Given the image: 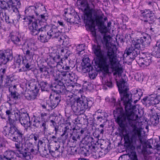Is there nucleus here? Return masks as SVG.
Here are the masks:
<instances>
[{
  "label": "nucleus",
  "instance_id": "obj_1",
  "mask_svg": "<svg viewBox=\"0 0 160 160\" xmlns=\"http://www.w3.org/2000/svg\"><path fill=\"white\" fill-rule=\"evenodd\" d=\"M138 118V115H134L133 113L129 116L124 115L118 117V124L122 129L125 128L127 120L132 128L131 131L123 135L124 146L127 148L132 149L134 148L137 142L138 141L140 144L145 143V147H143L142 152L144 154H149L151 152H148V149L152 148V147L149 141L145 142V136L142 133L141 128L137 127L139 123L137 121Z\"/></svg>",
  "mask_w": 160,
  "mask_h": 160
},
{
  "label": "nucleus",
  "instance_id": "obj_2",
  "mask_svg": "<svg viewBox=\"0 0 160 160\" xmlns=\"http://www.w3.org/2000/svg\"><path fill=\"white\" fill-rule=\"evenodd\" d=\"M116 46H113L108 48L105 52L101 50V47L98 45H94L92 47V50L97 57L95 60L96 65L102 69L104 72L108 73L109 66L115 72L113 75L118 74L119 77L121 76L123 72L122 68L118 65L117 55L115 52Z\"/></svg>",
  "mask_w": 160,
  "mask_h": 160
},
{
  "label": "nucleus",
  "instance_id": "obj_3",
  "mask_svg": "<svg viewBox=\"0 0 160 160\" xmlns=\"http://www.w3.org/2000/svg\"><path fill=\"white\" fill-rule=\"evenodd\" d=\"M57 84L52 87V90L57 94L65 93L67 99V104L70 106L73 111L77 115L83 114L87 109H90L92 102L85 97L75 98L73 94L66 88L62 82L56 83Z\"/></svg>",
  "mask_w": 160,
  "mask_h": 160
},
{
  "label": "nucleus",
  "instance_id": "obj_4",
  "mask_svg": "<svg viewBox=\"0 0 160 160\" xmlns=\"http://www.w3.org/2000/svg\"><path fill=\"white\" fill-rule=\"evenodd\" d=\"M125 81L123 79L121 80L119 82L117 83V86L118 88V91L120 95L121 100L125 106V112H123L122 109L120 107V101L116 102V99L114 98H111L110 102L114 104V106H117L116 109L113 111V115L116 121L118 122V117L120 116L124 115H130L131 114H133L134 115H137L135 114L136 112V106L135 105H132L131 102L132 94L129 93L127 92L128 90L126 85Z\"/></svg>",
  "mask_w": 160,
  "mask_h": 160
},
{
  "label": "nucleus",
  "instance_id": "obj_5",
  "mask_svg": "<svg viewBox=\"0 0 160 160\" xmlns=\"http://www.w3.org/2000/svg\"><path fill=\"white\" fill-rule=\"evenodd\" d=\"M4 132L6 135L8 134L12 138V139L13 141L17 142L15 143V145L18 151L22 148L21 141L22 139L23 134L16 126H12L11 128H6L4 129Z\"/></svg>",
  "mask_w": 160,
  "mask_h": 160
},
{
  "label": "nucleus",
  "instance_id": "obj_6",
  "mask_svg": "<svg viewBox=\"0 0 160 160\" xmlns=\"http://www.w3.org/2000/svg\"><path fill=\"white\" fill-rule=\"evenodd\" d=\"M77 4L80 6L82 11H84V19L87 22L88 21L92 20V14L95 12H101L100 10H96L93 8L90 9L87 0H78Z\"/></svg>",
  "mask_w": 160,
  "mask_h": 160
},
{
  "label": "nucleus",
  "instance_id": "obj_7",
  "mask_svg": "<svg viewBox=\"0 0 160 160\" xmlns=\"http://www.w3.org/2000/svg\"><path fill=\"white\" fill-rule=\"evenodd\" d=\"M34 18L33 16H29L28 17L24 18L23 19L24 20H29L28 23L29 29L31 33L33 35H37L41 32H44L45 29L43 27H39L38 23L39 21L38 20H34L33 21L32 19Z\"/></svg>",
  "mask_w": 160,
  "mask_h": 160
},
{
  "label": "nucleus",
  "instance_id": "obj_8",
  "mask_svg": "<svg viewBox=\"0 0 160 160\" xmlns=\"http://www.w3.org/2000/svg\"><path fill=\"white\" fill-rule=\"evenodd\" d=\"M20 0H6V1L1 2V8L4 10H8L13 12H18V9L20 8Z\"/></svg>",
  "mask_w": 160,
  "mask_h": 160
},
{
  "label": "nucleus",
  "instance_id": "obj_9",
  "mask_svg": "<svg viewBox=\"0 0 160 160\" xmlns=\"http://www.w3.org/2000/svg\"><path fill=\"white\" fill-rule=\"evenodd\" d=\"M104 16V14L102 13L101 11L100 12L94 13L93 17H92V20L88 21V22H95L96 25L101 27L103 31L106 32L107 31V27L104 25V22L102 21Z\"/></svg>",
  "mask_w": 160,
  "mask_h": 160
},
{
  "label": "nucleus",
  "instance_id": "obj_10",
  "mask_svg": "<svg viewBox=\"0 0 160 160\" xmlns=\"http://www.w3.org/2000/svg\"><path fill=\"white\" fill-rule=\"evenodd\" d=\"M63 58H61L59 54H57L54 57L51 56L48 59L47 63L48 66L53 68L57 67L59 69L62 67Z\"/></svg>",
  "mask_w": 160,
  "mask_h": 160
},
{
  "label": "nucleus",
  "instance_id": "obj_11",
  "mask_svg": "<svg viewBox=\"0 0 160 160\" xmlns=\"http://www.w3.org/2000/svg\"><path fill=\"white\" fill-rule=\"evenodd\" d=\"M45 31L47 30V35L51 38H57L61 34V32L58 29L57 27L53 25L52 26L44 24Z\"/></svg>",
  "mask_w": 160,
  "mask_h": 160
},
{
  "label": "nucleus",
  "instance_id": "obj_12",
  "mask_svg": "<svg viewBox=\"0 0 160 160\" xmlns=\"http://www.w3.org/2000/svg\"><path fill=\"white\" fill-rule=\"evenodd\" d=\"M13 58L12 52L10 49H7L0 53V63L5 64Z\"/></svg>",
  "mask_w": 160,
  "mask_h": 160
},
{
  "label": "nucleus",
  "instance_id": "obj_13",
  "mask_svg": "<svg viewBox=\"0 0 160 160\" xmlns=\"http://www.w3.org/2000/svg\"><path fill=\"white\" fill-rule=\"evenodd\" d=\"M19 121L26 128H28L31 126L32 122L30 121L28 114L26 112L21 113V118Z\"/></svg>",
  "mask_w": 160,
  "mask_h": 160
},
{
  "label": "nucleus",
  "instance_id": "obj_14",
  "mask_svg": "<svg viewBox=\"0 0 160 160\" xmlns=\"http://www.w3.org/2000/svg\"><path fill=\"white\" fill-rule=\"evenodd\" d=\"M13 80L9 76H7L5 79L4 84L3 86L2 90L5 92L8 90L9 91L16 87V86L12 83Z\"/></svg>",
  "mask_w": 160,
  "mask_h": 160
},
{
  "label": "nucleus",
  "instance_id": "obj_15",
  "mask_svg": "<svg viewBox=\"0 0 160 160\" xmlns=\"http://www.w3.org/2000/svg\"><path fill=\"white\" fill-rule=\"evenodd\" d=\"M15 154L14 151L8 150L4 152L2 155H0V160H14L16 158Z\"/></svg>",
  "mask_w": 160,
  "mask_h": 160
},
{
  "label": "nucleus",
  "instance_id": "obj_16",
  "mask_svg": "<svg viewBox=\"0 0 160 160\" xmlns=\"http://www.w3.org/2000/svg\"><path fill=\"white\" fill-rule=\"evenodd\" d=\"M140 51H138L132 45L128 48L125 51L124 56L126 54V57L129 56V57L132 59H134L139 53Z\"/></svg>",
  "mask_w": 160,
  "mask_h": 160
},
{
  "label": "nucleus",
  "instance_id": "obj_17",
  "mask_svg": "<svg viewBox=\"0 0 160 160\" xmlns=\"http://www.w3.org/2000/svg\"><path fill=\"white\" fill-rule=\"evenodd\" d=\"M82 64V70L83 72H86L87 71H89L92 69V67L90 62V59L87 57H85L84 58Z\"/></svg>",
  "mask_w": 160,
  "mask_h": 160
},
{
  "label": "nucleus",
  "instance_id": "obj_18",
  "mask_svg": "<svg viewBox=\"0 0 160 160\" xmlns=\"http://www.w3.org/2000/svg\"><path fill=\"white\" fill-rule=\"evenodd\" d=\"M34 122L35 123L33 124L34 127L38 128L39 125L40 128L42 130V131L44 133L47 132L48 128L47 122L44 121H40L37 119L34 120Z\"/></svg>",
  "mask_w": 160,
  "mask_h": 160
},
{
  "label": "nucleus",
  "instance_id": "obj_19",
  "mask_svg": "<svg viewBox=\"0 0 160 160\" xmlns=\"http://www.w3.org/2000/svg\"><path fill=\"white\" fill-rule=\"evenodd\" d=\"M152 62L150 57L143 58L140 57L137 62L141 67L144 68L149 66Z\"/></svg>",
  "mask_w": 160,
  "mask_h": 160
},
{
  "label": "nucleus",
  "instance_id": "obj_20",
  "mask_svg": "<svg viewBox=\"0 0 160 160\" xmlns=\"http://www.w3.org/2000/svg\"><path fill=\"white\" fill-rule=\"evenodd\" d=\"M155 95L152 94L147 98H144L143 100L146 102V103L149 105H157L158 101L155 99Z\"/></svg>",
  "mask_w": 160,
  "mask_h": 160
},
{
  "label": "nucleus",
  "instance_id": "obj_21",
  "mask_svg": "<svg viewBox=\"0 0 160 160\" xmlns=\"http://www.w3.org/2000/svg\"><path fill=\"white\" fill-rule=\"evenodd\" d=\"M142 15L143 17H148L150 18L149 23H152L155 21L154 13L149 10H145L142 13Z\"/></svg>",
  "mask_w": 160,
  "mask_h": 160
},
{
  "label": "nucleus",
  "instance_id": "obj_22",
  "mask_svg": "<svg viewBox=\"0 0 160 160\" xmlns=\"http://www.w3.org/2000/svg\"><path fill=\"white\" fill-rule=\"evenodd\" d=\"M60 100V97L59 95L56 97L54 100L50 101V102L48 104V107L50 108L51 110L54 108L58 105Z\"/></svg>",
  "mask_w": 160,
  "mask_h": 160
},
{
  "label": "nucleus",
  "instance_id": "obj_23",
  "mask_svg": "<svg viewBox=\"0 0 160 160\" xmlns=\"http://www.w3.org/2000/svg\"><path fill=\"white\" fill-rule=\"evenodd\" d=\"M10 37L12 41L15 44L18 45L21 44L20 36L18 33H12L10 34Z\"/></svg>",
  "mask_w": 160,
  "mask_h": 160
},
{
  "label": "nucleus",
  "instance_id": "obj_24",
  "mask_svg": "<svg viewBox=\"0 0 160 160\" xmlns=\"http://www.w3.org/2000/svg\"><path fill=\"white\" fill-rule=\"evenodd\" d=\"M28 148H26L24 149L22 148L21 149L19 150L18 152H19L18 157L19 158L23 159H26V158L29 156V152Z\"/></svg>",
  "mask_w": 160,
  "mask_h": 160
},
{
  "label": "nucleus",
  "instance_id": "obj_25",
  "mask_svg": "<svg viewBox=\"0 0 160 160\" xmlns=\"http://www.w3.org/2000/svg\"><path fill=\"white\" fill-rule=\"evenodd\" d=\"M14 112L12 111V108H10L9 110H8L6 111V114L8 116V120L9 121V123L10 125V127L11 128L12 126H15L13 125L14 120L13 118H11V117L13 116Z\"/></svg>",
  "mask_w": 160,
  "mask_h": 160
},
{
  "label": "nucleus",
  "instance_id": "obj_26",
  "mask_svg": "<svg viewBox=\"0 0 160 160\" xmlns=\"http://www.w3.org/2000/svg\"><path fill=\"white\" fill-rule=\"evenodd\" d=\"M152 54L156 57L160 58V42H157L156 46L153 47Z\"/></svg>",
  "mask_w": 160,
  "mask_h": 160
},
{
  "label": "nucleus",
  "instance_id": "obj_27",
  "mask_svg": "<svg viewBox=\"0 0 160 160\" xmlns=\"http://www.w3.org/2000/svg\"><path fill=\"white\" fill-rule=\"evenodd\" d=\"M60 148V146L58 145L57 146L56 145H55V147L54 146L50 145L48 147L49 152L51 154L53 157H55L56 155H55L54 153L55 152L58 153V150Z\"/></svg>",
  "mask_w": 160,
  "mask_h": 160
},
{
  "label": "nucleus",
  "instance_id": "obj_28",
  "mask_svg": "<svg viewBox=\"0 0 160 160\" xmlns=\"http://www.w3.org/2000/svg\"><path fill=\"white\" fill-rule=\"evenodd\" d=\"M142 45L140 38L134 40L132 41L131 45L133 47L138 51H140L141 49V45Z\"/></svg>",
  "mask_w": 160,
  "mask_h": 160
},
{
  "label": "nucleus",
  "instance_id": "obj_29",
  "mask_svg": "<svg viewBox=\"0 0 160 160\" xmlns=\"http://www.w3.org/2000/svg\"><path fill=\"white\" fill-rule=\"evenodd\" d=\"M39 70L42 73V75L45 78H49L50 75L49 72L50 71L49 68H46L45 67H40L39 68Z\"/></svg>",
  "mask_w": 160,
  "mask_h": 160
},
{
  "label": "nucleus",
  "instance_id": "obj_30",
  "mask_svg": "<svg viewBox=\"0 0 160 160\" xmlns=\"http://www.w3.org/2000/svg\"><path fill=\"white\" fill-rule=\"evenodd\" d=\"M10 92L11 98L15 100L20 98V95L17 91L16 87L9 91Z\"/></svg>",
  "mask_w": 160,
  "mask_h": 160
},
{
  "label": "nucleus",
  "instance_id": "obj_31",
  "mask_svg": "<svg viewBox=\"0 0 160 160\" xmlns=\"http://www.w3.org/2000/svg\"><path fill=\"white\" fill-rule=\"evenodd\" d=\"M40 34L39 38L38 39L42 42H46L48 41V40L50 38V37L48 36H47L45 34V31L44 32H41L40 33H39Z\"/></svg>",
  "mask_w": 160,
  "mask_h": 160
},
{
  "label": "nucleus",
  "instance_id": "obj_32",
  "mask_svg": "<svg viewBox=\"0 0 160 160\" xmlns=\"http://www.w3.org/2000/svg\"><path fill=\"white\" fill-rule=\"evenodd\" d=\"M13 116L11 117L12 118H13L14 120L13 125H15L14 124L15 123V121H19L21 118V113L18 110L15 111L13 112Z\"/></svg>",
  "mask_w": 160,
  "mask_h": 160
},
{
  "label": "nucleus",
  "instance_id": "obj_33",
  "mask_svg": "<svg viewBox=\"0 0 160 160\" xmlns=\"http://www.w3.org/2000/svg\"><path fill=\"white\" fill-rule=\"evenodd\" d=\"M36 7L33 6H31L28 7L27 9L25 10V12L26 14H33V13H35L36 15H38V14L36 12Z\"/></svg>",
  "mask_w": 160,
  "mask_h": 160
},
{
  "label": "nucleus",
  "instance_id": "obj_34",
  "mask_svg": "<svg viewBox=\"0 0 160 160\" xmlns=\"http://www.w3.org/2000/svg\"><path fill=\"white\" fill-rule=\"evenodd\" d=\"M88 146L85 145L83 144H80L79 147V152L82 154H86L87 152H89V149H88Z\"/></svg>",
  "mask_w": 160,
  "mask_h": 160
},
{
  "label": "nucleus",
  "instance_id": "obj_35",
  "mask_svg": "<svg viewBox=\"0 0 160 160\" xmlns=\"http://www.w3.org/2000/svg\"><path fill=\"white\" fill-rule=\"evenodd\" d=\"M53 76L55 83L61 82V80H62V78L61 77L60 72L58 71L54 72L53 74Z\"/></svg>",
  "mask_w": 160,
  "mask_h": 160
},
{
  "label": "nucleus",
  "instance_id": "obj_36",
  "mask_svg": "<svg viewBox=\"0 0 160 160\" xmlns=\"http://www.w3.org/2000/svg\"><path fill=\"white\" fill-rule=\"evenodd\" d=\"M69 75L68 78H69L68 81L72 82L75 83V82H76L77 79V76L75 74L72 72H69L68 74Z\"/></svg>",
  "mask_w": 160,
  "mask_h": 160
},
{
  "label": "nucleus",
  "instance_id": "obj_37",
  "mask_svg": "<svg viewBox=\"0 0 160 160\" xmlns=\"http://www.w3.org/2000/svg\"><path fill=\"white\" fill-rule=\"evenodd\" d=\"M58 51L61 52V55H63L64 53H66L64 55V57L62 58H63V60H65L68 58V56H69V53H68L67 50L63 48H61L59 49Z\"/></svg>",
  "mask_w": 160,
  "mask_h": 160
},
{
  "label": "nucleus",
  "instance_id": "obj_38",
  "mask_svg": "<svg viewBox=\"0 0 160 160\" xmlns=\"http://www.w3.org/2000/svg\"><path fill=\"white\" fill-rule=\"evenodd\" d=\"M87 72H89V75L91 79H93L97 75V71L92 68V69L90 70L89 71H87Z\"/></svg>",
  "mask_w": 160,
  "mask_h": 160
},
{
  "label": "nucleus",
  "instance_id": "obj_39",
  "mask_svg": "<svg viewBox=\"0 0 160 160\" xmlns=\"http://www.w3.org/2000/svg\"><path fill=\"white\" fill-rule=\"evenodd\" d=\"M58 41L60 42V43L63 45L66 46L68 44V38H65L63 36L60 37Z\"/></svg>",
  "mask_w": 160,
  "mask_h": 160
},
{
  "label": "nucleus",
  "instance_id": "obj_40",
  "mask_svg": "<svg viewBox=\"0 0 160 160\" xmlns=\"http://www.w3.org/2000/svg\"><path fill=\"white\" fill-rule=\"evenodd\" d=\"M24 96L26 98L29 100H34L36 98V96L33 94L31 95L27 92H25Z\"/></svg>",
  "mask_w": 160,
  "mask_h": 160
},
{
  "label": "nucleus",
  "instance_id": "obj_41",
  "mask_svg": "<svg viewBox=\"0 0 160 160\" xmlns=\"http://www.w3.org/2000/svg\"><path fill=\"white\" fill-rule=\"evenodd\" d=\"M42 91H47L48 87V84L46 82L41 81L39 84Z\"/></svg>",
  "mask_w": 160,
  "mask_h": 160
},
{
  "label": "nucleus",
  "instance_id": "obj_42",
  "mask_svg": "<svg viewBox=\"0 0 160 160\" xmlns=\"http://www.w3.org/2000/svg\"><path fill=\"white\" fill-rule=\"evenodd\" d=\"M140 38L143 45H148L150 43V41L149 38H147L146 37H143Z\"/></svg>",
  "mask_w": 160,
  "mask_h": 160
},
{
  "label": "nucleus",
  "instance_id": "obj_43",
  "mask_svg": "<svg viewBox=\"0 0 160 160\" xmlns=\"http://www.w3.org/2000/svg\"><path fill=\"white\" fill-rule=\"evenodd\" d=\"M84 50V46L83 44L79 45L77 47V51L78 54H82Z\"/></svg>",
  "mask_w": 160,
  "mask_h": 160
},
{
  "label": "nucleus",
  "instance_id": "obj_44",
  "mask_svg": "<svg viewBox=\"0 0 160 160\" xmlns=\"http://www.w3.org/2000/svg\"><path fill=\"white\" fill-rule=\"evenodd\" d=\"M22 63L27 69L29 70L31 69V63L30 62L28 61L27 59L23 60Z\"/></svg>",
  "mask_w": 160,
  "mask_h": 160
},
{
  "label": "nucleus",
  "instance_id": "obj_45",
  "mask_svg": "<svg viewBox=\"0 0 160 160\" xmlns=\"http://www.w3.org/2000/svg\"><path fill=\"white\" fill-rule=\"evenodd\" d=\"M88 147L89 148V152H90L92 153L96 152L98 149V147L94 145L88 146Z\"/></svg>",
  "mask_w": 160,
  "mask_h": 160
},
{
  "label": "nucleus",
  "instance_id": "obj_46",
  "mask_svg": "<svg viewBox=\"0 0 160 160\" xmlns=\"http://www.w3.org/2000/svg\"><path fill=\"white\" fill-rule=\"evenodd\" d=\"M24 54L26 58L31 59L33 58L34 53L32 52H31L30 50H28L26 51V52L24 53Z\"/></svg>",
  "mask_w": 160,
  "mask_h": 160
},
{
  "label": "nucleus",
  "instance_id": "obj_47",
  "mask_svg": "<svg viewBox=\"0 0 160 160\" xmlns=\"http://www.w3.org/2000/svg\"><path fill=\"white\" fill-rule=\"evenodd\" d=\"M27 148H28L29 150L28 152H30L34 153V150L33 149V145L32 143L29 142L27 143Z\"/></svg>",
  "mask_w": 160,
  "mask_h": 160
},
{
  "label": "nucleus",
  "instance_id": "obj_48",
  "mask_svg": "<svg viewBox=\"0 0 160 160\" xmlns=\"http://www.w3.org/2000/svg\"><path fill=\"white\" fill-rule=\"evenodd\" d=\"M35 82H30L26 83V86L27 88L28 89H31L32 90H33V86L35 85Z\"/></svg>",
  "mask_w": 160,
  "mask_h": 160
},
{
  "label": "nucleus",
  "instance_id": "obj_49",
  "mask_svg": "<svg viewBox=\"0 0 160 160\" xmlns=\"http://www.w3.org/2000/svg\"><path fill=\"white\" fill-rule=\"evenodd\" d=\"M71 131V129L69 127V126H67L65 127L64 128V130L63 133L62 134L61 136L62 137L64 135H65L66 136H68V132H69V131Z\"/></svg>",
  "mask_w": 160,
  "mask_h": 160
},
{
  "label": "nucleus",
  "instance_id": "obj_50",
  "mask_svg": "<svg viewBox=\"0 0 160 160\" xmlns=\"http://www.w3.org/2000/svg\"><path fill=\"white\" fill-rule=\"evenodd\" d=\"M129 157L131 160H138L136 153L135 152H132L129 154Z\"/></svg>",
  "mask_w": 160,
  "mask_h": 160
},
{
  "label": "nucleus",
  "instance_id": "obj_51",
  "mask_svg": "<svg viewBox=\"0 0 160 160\" xmlns=\"http://www.w3.org/2000/svg\"><path fill=\"white\" fill-rule=\"evenodd\" d=\"M110 39V36L109 35L105 36L103 38L102 43L104 44L107 46L108 44V41Z\"/></svg>",
  "mask_w": 160,
  "mask_h": 160
},
{
  "label": "nucleus",
  "instance_id": "obj_52",
  "mask_svg": "<svg viewBox=\"0 0 160 160\" xmlns=\"http://www.w3.org/2000/svg\"><path fill=\"white\" fill-rule=\"evenodd\" d=\"M73 82L68 81L66 83V85L67 86L66 88H67V90H68L69 88H70V89H72V88L74 87V85L73 84Z\"/></svg>",
  "mask_w": 160,
  "mask_h": 160
},
{
  "label": "nucleus",
  "instance_id": "obj_53",
  "mask_svg": "<svg viewBox=\"0 0 160 160\" xmlns=\"http://www.w3.org/2000/svg\"><path fill=\"white\" fill-rule=\"evenodd\" d=\"M40 20L41 22H43L45 23L44 24L46 25V23L45 22L46 21V20H47V19H48V17L46 15H44V14H41L40 15Z\"/></svg>",
  "mask_w": 160,
  "mask_h": 160
},
{
  "label": "nucleus",
  "instance_id": "obj_54",
  "mask_svg": "<svg viewBox=\"0 0 160 160\" xmlns=\"http://www.w3.org/2000/svg\"><path fill=\"white\" fill-rule=\"evenodd\" d=\"M50 140L51 141L50 144L52 143L53 142L57 143L58 142V140L57 138L54 136L51 137L50 138Z\"/></svg>",
  "mask_w": 160,
  "mask_h": 160
},
{
  "label": "nucleus",
  "instance_id": "obj_55",
  "mask_svg": "<svg viewBox=\"0 0 160 160\" xmlns=\"http://www.w3.org/2000/svg\"><path fill=\"white\" fill-rule=\"evenodd\" d=\"M6 72V69L5 68H2L0 70V78L2 77L3 79L4 75Z\"/></svg>",
  "mask_w": 160,
  "mask_h": 160
},
{
  "label": "nucleus",
  "instance_id": "obj_56",
  "mask_svg": "<svg viewBox=\"0 0 160 160\" xmlns=\"http://www.w3.org/2000/svg\"><path fill=\"white\" fill-rule=\"evenodd\" d=\"M85 139L88 142V143H91L93 142V138L90 136L86 137Z\"/></svg>",
  "mask_w": 160,
  "mask_h": 160
},
{
  "label": "nucleus",
  "instance_id": "obj_57",
  "mask_svg": "<svg viewBox=\"0 0 160 160\" xmlns=\"http://www.w3.org/2000/svg\"><path fill=\"white\" fill-rule=\"evenodd\" d=\"M49 152V151H48V150H46L45 148L44 150L42 151V153H41V155L43 157H46L48 154Z\"/></svg>",
  "mask_w": 160,
  "mask_h": 160
},
{
  "label": "nucleus",
  "instance_id": "obj_58",
  "mask_svg": "<svg viewBox=\"0 0 160 160\" xmlns=\"http://www.w3.org/2000/svg\"><path fill=\"white\" fill-rule=\"evenodd\" d=\"M70 134L71 135L70 137L74 141H76L77 140V138H80L79 135H77L74 134V135H73L71 133H70Z\"/></svg>",
  "mask_w": 160,
  "mask_h": 160
},
{
  "label": "nucleus",
  "instance_id": "obj_59",
  "mask_svg": "<svg viewBox=\"0 0 160 160\" xmlns=\"http://www.w3.org/2000/svg\"><path fill=\"white\" fill-rule=\"evenodd\" d=\"M137 92L135 94L136 95H138L139 96V99H140L141 96L142 95V90L140 89H139L138 90H136Z\"/></svg>",
  "mask_w": 160,
  "mask_h": 160
},
{
  "label": "nucleus",
  "instance_id": "obj_60",
  "mask_svg": "<svg viewBox=\"0 0 160 160\" xmlns=\"http://www.w3.org/2000/svg\"><path fill=\"white\" fill-rule=\"evenodd\" d=\"M69 73V72H60L61 77L62 78V79H63V77L67 76L68 77V74Z\"/></svg>",
  "mask_w": 160,
  "mask_h": 160
},
{
  "label": "nucleus",
  "instance_id": "obj_61",
  "mask_svg": "<svg viewBox=\"0 0 160 160\" xmlns=\"http://www.w3.org/2000/svg\"><path fill=\"white\" fill-rule=\"evenodd\" d=\"M72 130H73L72 132V133H70L71 134L73 135H74V134L77 135H79L78 133L80 130L79 129H76L74 128L72 129Z\"/></svg>",
  "mask_w": 160,
  "mask_h": 160
},
{
  "label": "nucleus",
  "instance_id": "obj_62",
  "mask_svg": "<svg viewBox=\"0 0 160 160\" xmlns=\"http://www.w3.org/2000/svg\"><path fill=\"white\" fill-rule=\"evenodd\" d=\"M32 135L33 136V138L35 141H37L39 139V135L36 134H32Z\"/></svg>",
  "mask_w": 160,
  "mask_h": 160
},
{
  "label": "nucleus",
  "instance_id": "obj_63",
  "mask_svg": "<svg viewBox=\"0 0 160 160\" xmlns=\"http://www.w3.org/2000/svg\"><path fill=\"white\" fill-rule=\"evenodd\" d=\"M21 62V58H20V57L19 56H18L16 60L15 61V62L16 63H17L18 65H19Z\"/></svg>",
  "mask_w": 160,
  "mask_h": 160
},
{
  "label": "nucleus",
  "instance_id": "obj_64",
  "mask_svg": "<svg viewBox=\"0 0 160 160\" xmlns=\"http://www.w3.org/2000/svg\"><path fill=\"white\" fill-rule=\"evenodd\" d=\"M153 95H155V99H156L158 101V104H160L159 103V101H160V96L159 95H157L155 94H153Z\"/></svg>",
  "mask_w": 160,
  "mask_h": 160
}]
</instances>
